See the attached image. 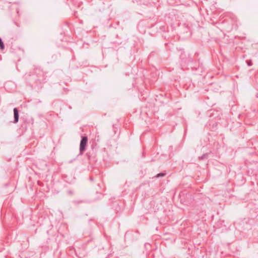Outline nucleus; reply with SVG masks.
<instances>
[{
    "mask_svg": "<svg viewBox=\"0 0 258 258\" xmlns=\"http://www.w3.org/2000/svg\"><path fill=\"white\" fill-rule=\"evenodd\" d=\"M0 48L2 49H3L4 48V43L2 41V40L1 38H0Z\"/></svg>",
    "mask_w": 258,
    "mask_h": 258,
    "instance_id": "obj_3",
    "label": "nucleus"
},
{
    "mask_svg": "<svg viewBox=\"0 0 258 258\" xmlns=\"http://www.w3.org/2000/svg\"><path fill=\"white\" fill-rule=\"evenodd\" d=\"M204 156V155L202 156L201 157V159H203Z\"/></svg>",
    "mask_w": 258,
    "mask_h": 258,
    "instance_id": "obj_5",
    "label": "nucleus"
},
{
    "mask_svg": "<svg viewBox=\"0 0 258 258\" xmlns=\"http://www.w3.org/2000/svg\"><path fill=\"white\" fill-rule=\"evenodd\" d=\"M14 122L17 123L19 120V111L17 108L14 109Z\"/></svg>",
    "mask_w": 258,
    "mask_h": 258,
    "instance_id": "obj_2",
    "label": "nucleus"
},
{
    "mask_svg": "<svg viewBox=\"0 0 258 258\" xmlns=\"http://www.w3.org/2000/svg\"><path fill=\"white\" fill-rule=\"evenodd\" d=\"M165 175V173H159L157 175L156 177H162V176H164Z\"/></svg>",
    "mask_w": 258,
    "mask_h": 258,
    "instance_id": "obj_4",
    "label": "nucleus"
},
{
    "mask_svg": "<svg viewBox=\"0 0 258 258\" xmlns=\"http://www.w3.org/2000/svg\"><path fill=\"white\" fill-rule=\"evenodd\" d=\"M88 138L87 137L85 136L82 138L80 145V153L81 155H82L83 152L85 150Z\"/></svg>",
    "mask_w": 258,
    "mask_h": 258,
    "instance_id": "obj_1",
    "label": "nucleus"
},
{
    "mask_svg": "<svg viewBox=\"0 0 258 258\" xmlns=\"http://www.w3.org/2000/svg\"><path fill=\"white\" fill-rule=\"evenodd\" d=\"M248 66H250L251 64H250V63H248Z\"/></svg>",
    "mask_w": 258,
    "mask_h": 258,
    "instance_id": "obj_6",
    "label": "nucleus"
}]
</instances>
